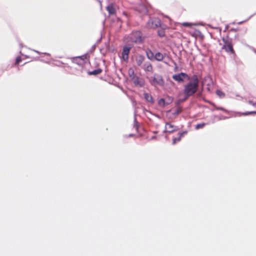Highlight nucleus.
I'll use <instances>...</instances> for the list:
<instances>
[{"label": "nucleus", "mask_w": 256, "mask_h": 256, "mask_svg": "<svg viewBox=\"0 0 256 256\" xmlns=\"http://www.w3.org/2000/svg\"><path fill=\"white\" fill-rule=\"evenodd\" d=\"M160 34V36H164V34Z\"/></svg>", "instance_id": "c85d7f7f"}, {"label": "nucleus", "mask_w": 256, "mask_h": 256, "mask_svg": "<svg viewBox=\"0 0 256 256\" xmlns=\"http://www.w3.org/2000/svg\"><path fill=\"white\" fill-rule=\"evenodd\" d=\"M89 56L88 54H84L80 56H78L75 58V61H82V64H85L86 62V60L88 59Z\"/></svg>", "instance_id": "9d476101"}, {"label": "nucleus", "mask_w": 256, "mask_h": 256, "mask_svg": "<svg viewBox=\"0 0 256 256\" xmlns=\"http://www.w3.org/2000/svg\"><path fill=\"white\" fill-rule=\"evenodd\" d=\"M161 22L158 18H150L147 22V26L150 28H156L160 26Z\"/></svg>", "instance_id": "20e7f679"}, {"label": "nucleus", "mask_w": 256, "mask_h": 256, "mask_svg": "<svg viewBox=\"0 0 256 256\" xmlns=\"http://www.w3.org/2000/svg\"><path fill=\"white\" fill-rule=\"evenodd\" d=\"M182 111V109L180 107H178L176 108L175 111H174L172 114L174 116H176L178 115Z\"/></svg>", "instance_id": "aec40b11"}, {"label": "nucleus", "mask_w": 256, "mask_h": 256, "mask_svg": "<svg viewBox=\"0 0 256 256\" xmlns=\"http://www.w3.org/2000/svg\"><path fill=\"white\" fill-rule=\"evenodd\" d=\"M106 10L108 12V14L110 15L114 14H116V9L113 4H110L106 8Z\"/></svg>", "instance_id": "f8f14e48"}, {"label": "nucleus", "mask_w": 256, "mask_h": 256, "mask_svg": "<svg viewBox=\"0 0 256 256\" xmlns=\"http://www.w3.org/2000/svg\"><path fill=\"white\" fill-rule=\"evenodd\" d=\"M177 126L172 123L166 122L165 125V131L172 133L177 130Z\"/></svg>", "instance_id": "0eeeda50"}, {"label": "nucleus", "mask_w": 256, "mask_h": 256, "mask_svg": "<svg viewBox=\"0 0 256 256\" xmlns=\"http://www.w3.org/2000/svg\"><path fill=\"white\" fill-rule=\"evenodd\" d=\"M144 57L142 55H138L136 56V61L138 66H140L144 60Z\"/></svg>", "instance_id": "9b49d317"}, {"label": "nucleus", "mask_w": 256, "mask_h": 256, "mask_svg": "<svg viewBox=\"0 0 256 256\" xmlns=\"http://www.w3.org/2000/svg\"><path fill=\"white\" fill-rule=\"evenodd\" d=\"M172 78L178 82H184V78H186L188 80H190V77L188 75L184 72H180L178 74H174L172 76Z\"/></svg>", "instance_id": "423d86ee"}, {"label": "nucleus", "mask_w": 256, "mask_h": 256, "mask_svg": "<svg viewBox=\"0 0 256 256\" xmlns=\"http://www.w3.org/2000/svg\"><path fill=\"white\" fill-rule=\"evenodd\" d=\"M251 114H256V111L247 112L242 114L243 116H248Z\"/></svg>", "instance_id": "b1692460"}, {"label": "nucleus", "mask_w": 256, "mask_h": 256, "mask_svg": "<svg viewBox=\"0 0 256 256\" xmlns=\"http://www.w3.org/2000/svg\"><path fill=\"white\" fill-rule=\"evenodd\" d=\"M142 68L146 72H152L153 70V68L152 64L148 62H146L142 66Z\"/></svg>", "instance_id": "1a4fd4ad"}, {"label": "nucleus", "mask_w": 256, "mask_h": 256, "mask_svg": "<svg viewBox=\"0 0 256 256\" xmlns=\"http://www.w3.org/2000/svg\"><path fill=\"white\" fill-rule=\"evenodd\" d=\"M183 25L184 26H188L190 25V24L188 22H184L183 24Z\"/></svg>", "instance_id": "cd10ccee"}, {"label": "nucleus", "mask_w": 256, "mask_h": 256, "mask_svg": "<svg viewBox=\"0 0 256 256\" xmlns=\"http://www.w3.org/2000/svg\"><path fill=\"white\" fill-rule=\"evenodd\" d=\"M164 58V55L160 52H157L154 54V59L157 61H158V62L162 61Z\"/></svg>", "instance_id": "dca6fc26"}, {"label": "nucleus", "mask_w": 256, "mask_h": 256, "mask_svg": "<svg viewBox=\"0 0 256 256\" xmlns=\"http://www.w3.org/2000/svg\"><path fill=\"white\" fill-rule=\"evenodd\" d=\"M102 72V70L100 68H98L94 70L89 72H88L89 75H97L100 74Z\"/></svg>", "instance_id": "a211bd4d"}, {"label": "nucleus", "mask_w": 256, "mask_h": 256, "mask_svg": "<svg viewBox=\"0 0 256 256\" xmlns=\"http://www.w3.org/2000/svg\"><path fill=\"white\" fill-rule=\"evenodd\" d=\"M248 102L249 104H250L254 106H256V103H254L252 101L249 100Z\"/></svg>", "instance_id": "bb28decb"}, {"label": "nucleus", "mask_w": 256, "mask_h": 256, "mask_svg": "<svg viewBox=\"0 0 256 256\" xmlns=\"http://www.w3.org/2000/svg\"><path fill=\"white\" fill-rule=\"evenodd\" d=\"M128 75L130 78L136 75L134 69L132 68H128Z\"/></svg>", "instance_id": "6ab92c4d"}, {"label": "nucleus", "mask_w": 256, "mask_h": 256, "mask_svg": "<svg viewBox=\"0 0 256 256\" xmlns=\"http://www.w3.org/2000/svg\"><path fill=\"white\" fill-rule=\"evenodd\" d=\"M144 98L145 100L148 102H149L151 104L154 103V102L152 96V95L150 94L147 93V92H144Z\"/></svg>", "instance_id": "4468645a"}, {"label": "nucleus", "mask_w": 256, "mask_h": 256, "mask_svg": "<svg viewBox=\"0 0 256 256\" xmlns=\"http://www.w3.org/2000/svg\"><path fill=\"white\" fill-rule=\"evenodd\" d=\"M158 104L162 107H164L166 105L165 100L162 98L160 99L158 101Z\"/></svg>", "instance_id": "412c9836"}, {"label": "nucleus", "mask_w": 256, "mask_h": 256, "mask_svg": "<svg viewBox=\"0 0 256 256\" xmlns=\"http://www.w3.org/2000/svg\"><path fill=\"white\" fill-rule=\"evenodd\" d=\"M151 84L152 85L162 86L164 84V80L162 76L155 74L154 76Z\"/></svg>", "instance_id": "39448f33"}, {"label": "nucleus", "mask_w": 256, "mask_h": 256, "mask_svg": "<svg viewBox=\"0 0 256 256\" xmlns=\"http://www.w3.org/2000/svg\"><path fill=\"white\" fill-rule=\"evenodd\" d=\"M130 80L133 82L136 86H142V84H141L140 78L136 75L132 77Z\"/></svg>", "instance_id": "ddd939ff"}, {"label": "nucleus", "mask_w": 256, "mask_h": 256, "mask_svg": "<svg viewBox=\"0 0 256 256\" xmlns=\"http://www.w3.org/2000/svg\"><path fill=\"white\" fill-rule=\"evenodd\" d=\"M74 62L75 63H76V64H80V65H83V64H82V61H77V62H76L75 61V58L74 59Z\"/></svg>", "instance_id": "a878e982"}, {"label": "nucleus", "mask_w": 256, "mask_h": 256, "mask_svg": "<svg viewBox=\"0 0 256 256\" xmlns=\"http://www.w3.org/2000/svg\"><path fill=\"white\" fill-rule=\"evenodd\" d=\"M216 94L220 97L224 98L225 96V94L220 90H217L216 91Z\"/></svg>", "instance_id": "5701e85b"}, {"label": "nucleus", "mask_w": 256, "mask_h": 256, "mask_svg": "<svg viewBox=\"0 0 256 256\" xmlns=\"http://www.w3.org/2000/svg\"><path fill=\"white\" fill-rule=\"evenodd\" d=\"M186 134V132H184L180 133L179 136L178 137L174 138L172 139V144H175L176 142H180L181 140L182 137Z\"/></svg>", "instance_id": "2eb2a0df"}, {"label": "nucleus", "mask_w": 256, "mask_h": 256, "mask_svg": "<svg viewBox=\"0 0 256 256\" xmlns=\"http://www.w3.org/2000/svg\"><path fill=\"white\" fill-rule=\"evenodd\" d=\"M129 41L136 44L142 43L144 40L142 34L140 31L132 32L129 36Z\"/></svg>", "instance_id": "7ed1b4c3"}, {"label": "nucleus", "mask_w": 256, "mask_h": 256, "mask_svg": "<svg viewBox=\"0 0 256 256\" xmlns=\"http://www.w3.org/2000/svg\"><path fill=\"white\" fill-rule=\"evenodd\" d=\"M199 84V80L196 75L193 76L190 82L184 86V93L188 97L193 95L198 90Z\"/></svg>", "instance_id": "f257e3e1"}, {"label": "nucleus", "mask_w": 256, "mask_h": 256, "mask_svg": "<svg viewBox=\"0 0 256 256\" xmlns=\"http://www.w3.org/2000/svg\"><path fill=\"white\" fill-rule=\"evenodd\" d=\"M146 56L150 60H152L154 58V53L152 52V51L150 50H148L146 52Z\"/></svg>", "instance_id": "f3484780"}, {"label": "nucleus", "mask_w": 256, "mask_h": 256, "mask_svg": "<svg viewBox=\"0 0 256 256\" xmlns=\"http://www.w3.org/2000/svg\"><path fill=\"white\" fill-rule=\"evenodd\" d=\"M206 125V124L204 122L203 123H201V124H196V130H198L200 128H203Z\"/></svg>", "instance_id": "4be33fe9"}, {"label": "nucleus", "mask_w": 256, "mask_h": 256, "mask_svg": "<svg viewBox=\"0 0 256 256\" xmlns=\"http://www.w3.org/2000/svg\"><path fill=\"white\" fill-rule=\"evenodd\" d=\"M222 40L223 42L222 49L224 50L228 54H232L234 56H236V54L233 48L232 39L230 38L228 36H226L222 37Z\"/></svg>", "instance_id": "f03ea898"}, {"label": "nucleus", "mask_w": 256, "mask_h": 256, "mask_svg": "<svg viewBox=\"0 0 256 256\" xmlns=\"http://www.w3.org/2000/svg\"><path fill=\"white\" fill-rule=\"evenodd\" d=\"M130 51V48L127 46H124L123 48L122 52V58L124 61L126 62L128 59V54Z\"/></svg>", "instance_id": "6e6552de"}, {"label": "nucleus", "mask_w": 256, "mask_h": 256, "mask_svg": "<svg viewBox=\"0 0 256 256\" xmlns=\"http://www.w3.org/2000/svg\"><path fill=\"white\" fill-rule=\"evenodd\" d=\"M22 61V58L20 56H18L16 58V62H15V64L16 65H18V64Z\"/></svg>", "instance_id": "393cba45"}]
</instances>
